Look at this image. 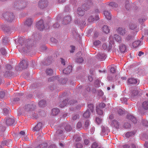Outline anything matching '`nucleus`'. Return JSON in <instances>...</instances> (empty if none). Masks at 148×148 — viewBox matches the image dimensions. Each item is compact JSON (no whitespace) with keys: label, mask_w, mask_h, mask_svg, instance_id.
I'll return each instance as SVG.
<instances>
[{"label":"nucleus","mask_w":148,"mask_h":148,"mask_svg":"<svg viewBox=\"0 0 148 148\" xmlns=\"http://www.w3.org/2000/svg\"><path fill=\"white\" fill-rule=\"evenodd\" d=\"M92 5V3L90 0L87 1L86 4H83L82 6V8H79L77 11V13L79 16H82L85 13V12L83 10L82 8L84 10H86L90 8Z\"/></svg>","instance_id":"obj_1"},{"label":"nucleus","mask_w":148,"mask_h":148,"mask_svg":"<svg viewBox=\"0 0 148 148\" xmlns=\"http://www.w3.org/2000/svg\"><path fill=\"white\" fill-rule=\"evenodd\" d=\"M35 108V104L34 103H32L26 105L24 108L25 111L29 112L34 110Z\"/></svg>","instance_id":"obj_2"},{"label":"nucleus","mask_w":148,"mask_h":148,"mask_svg":"<svg viewBox=\"0 0 148 148\" xmlns=\"http://www.w3.org/2000/svg\"><path fill=\"white\" fill-rule=\"evenodd\" d=\"M3 16L9 22H12L14 18V16L12 13L7 12L4 13Z\"/></svg>","instance_id":"obj_3"},{"label":"nucleus","mask_w":148,"mask_h":148,"mask_svg":"<svg viewBox=\"0 0 148 148\" xmlns=\"http://www.w3.org/2000/svg\"><path fill=\"white\" fill-rule=\"evenodd\" d=\"M48 3L47 0H40L38 2V7L40 9H43L47 7Z\"/></svg>","instance_id":"obj_4"},{"label":"nucleus","mask_w":148,"mask_h":148,"mask_svg":"<svg viewBox=\"0 0 148 148\" xmlns=\"http://www.w3.org/2000/svg\"><path fill=\"white\" fill-rule=\"evenodd\" d=\"M5 123L8 125L13 124L14 122V119L13 117L10 116L7 117L5 119Z\"/></svg>","instance_id":"obj_5"},{"label":"nucleus","mask_w":148,"mask_h":148,"mask_svg":"<svg viewBox=\"0 0 148 148\" xmlns=\"http://www.w3.org/2000/svg\"><path fill=\"white\" fill-rule=\"evenodd\" d=\"M78 103V102H77V101L74 99H72L70 100L68 104H70L71 106L73 105L74 104H75V109L76 110H80L81 108V106L80 105V103L79 104H76L77 103Z\"/></svg>","instance_id":"obj_6"},{"label":"nucleus","mask_w":148,"mask_h":148,"mask_svg":"<svg viewBox=\"0 0 148 148\" xmlns=\"http://www.w3.org/2000/svg\"><path fill=\"white\" fill-rule=\"evenodd\" d=\"M26 3L25 2H22L21 3H14V7L19 9L24 8L26 6Z\"/></svg>","instance_id":"obj_7"},{"label":"nucleus","mask_w":148,"mask_h":148,"mask_svg":"<svg viewBox=\"0 0 148 148\" xmlns=\"http://www.w3.org/2000/svg\"><path fill=\"white\" fill-rule=\"evenodd\" d=\"M6 71L4 74V75L6 77L10 76L11 74V72L10 70L12 69V67L9 64L6 65Z\"/></svg>","instance_id":"obj_8"},{"label":"nucleus","mask_w":148,"mask_h":148,"mask_svg":"<svg viewBox=\"0 0 148 148\" xmlns=\"http://www.w3.org/2000/svg\"><path fill=\"white\" fill-rule=\"evenodd\" d=\"M36 25L37 28L40 31L42 30L45 28L43 21L42 20H40L37 23Z\"/></svg>","instance_id":"obj_9"},{"label":"nucleus","mask_w":148,"mask_h":148,"mask_svg":"<svg viewBox=\"0 0 148 148\" xmlns=\"http://www.w3.org/2000/svg\"><path fill=\"white\" fill-rule=\"evenodd\" d=\"M19 67L22 69H25L27 68L28 66V62L27 60H23L19 64Z\"/></svg>","instance_id":"obj_10"},{"label":"nucleus","mask_w":148,"mask_h":148,"mask_svg":"<svg viewBox=\"0 0 148 148\" xmlns=\"http://www.w3.org/2000/svg\"><path fill=\"white\" fill-rule=\"evenodd\" d=\"M97 58L100 60L102 61L106 59V56L104 52H99L97 55Z\"/></svg>","instance_id":"obj_11"},{"label":"nucleus","mask_w":148,"mask_h":148,"mask_svg":"<svg viewBox=\"0 0 148 148\" xmlns=\"http://www.w3.org/2000/svg\"><path fill=\"white\" fill-rule=\"evenodd\" d=\"M134 38V36L128 35L125 38V41L128 42L129 45L131 44Z\"/></svg>","instance_id":"obj_12"},{"label":"nucleus","mask_w":148,"mask_h":148,"mask_svg":"<svg viewBox=\"0 0 148 148\" xmlns=\"http://www.w3.org/2000/svg\"><path fill=\"white\" fill-rule=\"evenodd\" d=\"M140 90L139 89L138 90H136L133 91L131 97L132 100L133 101H134L135 99L134 98L136 97V96L138 95Z\"/></svg>","instance_id":"obj_13"},{"label":"nucleus","mask_w":148,"mask_h":148,"mask_svg":"<svg viewBox=\"0 0 148 148\" xmlns=\"http://www.w3.org/2000/svg\"><path fill=\"white\" fill-rule=\"evenodd\" d=\"M72 67L71 66H69L63 70V73L65 74H68L72 71Z\"/></svg>","instance_id":"obj_14"},{"label":"nucleus","mask_w":148,"mask_h":148,"mask_svg":"<svg viewBox=\"0 0 148 148\" xmlns=\"http://www.w3.org/2000/svg\"><path fill=\"white\" fill-rule=\"evenodd\" d=\"M60 81V79H59V78L58 77H51L48 79V81L49 82H56L57 81L59 82V83H62L63 84L62 82H61Z\"/></svg>","instance_id":"obj_15"},{"label":"nucleus","mask_w":148,"mask_h":148,"mask_svg":"<svg viewBox=\"0 0 148 148\" xmlns=\"http://www.w3.org/2000/svg\"><path fill=\"white\" fill-rule=\"evenodd\" d=\"M42 127V123L41 122H39L34 128L33 130L34 131H38Z\"/></svg>","instance_id":"obj_16"},{"label":"nucleus","mask_w":148,"mask_h":148,"mask_svg":"<svg viewBox=\"0 0 148 148\" xmlns=\"http://www.w3.org/2000/svg\"><path fill=\"white\" fill-rule=\"evenodd\" d=\"M71 21V18L69 16H67L64 17L63 19V23L64 24H68Z\"/></svg>","instance_id":"obj_17"},{"label":"nucleus","mask_w":148,"mask_h":148,"mask_svg":"<svg viewBox=\"0 0 148 148\" xmlns=\"http://www.w3.org/2000/svg\"><path fill=\"white\" fill-rule=\"evenodd\" d=\"M127 118L130 120L134 123H136L137 122V120L136 118L131 115H128L127 116Z\"/></svg>","instance_id":"obj_18"},{"label":"nucleus","mask_w":148,"mask_h":148,"mask_svg":"<svg viewBox=\"0 0 148 148\" xmlns=\"http://www.w3.org/2000/svg\"><path fill=\"white\" fill-rule=\"evenodd\" d=\"M117 33L121 35H123L125 33V30L124 29L121 27H119L117 29Z\"/></svg>","instance_id":"obj_19"},{"label":"nucleus","mask_w":148,"mask_h":148,"mask_svg":"<svg viewBox=\"0 0 148 148\" xmlns=\"http://www.w3.org/2000/svg\"><path fill=\"white\" fill-rule=\"evenodd\" d=\"M2 144L3 145H6L8 147H10L12 146V142L10 140H8L3 142Z\"/></svg>","instance_id":"obj_20"},{"label":"nucleus","mask_w":148,"mask_h":148,"mask_svg":"<svg viewBox=\"0 0 148 148\" xmlns=\"http://www.w3.org/2000/svg\"><path fill=\"white\" fill-rule=\"evenodd\" d=\"M103 14L106 18L108 20H110L111 18V15L110 13L107 11H105Z\"/></svg>","instance_id":"obj_21"},{"label":"nucleus","mask_w":148,"mask_h":148,"mask_svg":"<svg viewBox=\"0 0 148 148\" xmlns=\"http://www.w3.org/2000/svg\"><path fill=\"white\" fill-rule=\"evenodd\" d=\"M102 47L104 49H106L109 51L112 48V46L111 44L110 43L108 46V47L106 43H104L102 45Z\"/></svg>","instance_id":"obj_22"},{"label":"nucleus","mask_w":148,"mask_h":148,"mask_svg":"<svg viewBox=\"0 0 148 148\" xmlns=\"http://www.w3.org/2000/svg\"><path fill=\"white\" fill-rule=\"evenodd\" d=\"M32 20L31 18H27L25 22V25L27 26H30L32 25Z\"/></svg>","instance_id":"obj_23"},{"label":"nucleus","mask_w":148,"mask_h":148,"mask_svg":"<svg viewBox=\"0 0 148 148\" xmlns=\"http://www.w3.org/2000/svg\"><path fill=\"white\" fill-rule=\"evenodd\" d=\"M119 49L121 53L125 52L126 50V46L125 45H121L119 46Z\"/></svg>","instance_id":"obj_24"},{"label":"nucleus","mask_w":148,"mask_h":148,"mask_svg":"<svg viewBox=\"0 0 148 148\" xmlns=\"http://www.w3.org/2000/svg\"><path fill=\"white\" fill-rule=\"evenodd\" d=\"M113 39L118 42H120L121 41V37L116 34L114 35Z\"/></svg>","instance_id":"obj_25"},{"label":"nucleus","mask_w":148,"mask_h":148,"mask_svg":"<svg viewBox=\"0 0 148 148\" xmlns=\"http://www.w3.org/2000/svg\"><path fill=\"white\" fill-rule=\"evenodd\" d=\"M112 124L116 129H118L119 128L120 123L117 121L116 120L113 121H112Z\"/></svg>","instance_id":"obj_26"},{"label":"nucleus","mask_w":148,"mask_h":148,"mask_svg":"<svg viewBox=\"0 0 148 148\" xmlns=\"http://www.w3.org/2000/svg\"><path fill=\"white\" fill-rule=\"evenodd\" d=\"M68 100L66 99L64 100L63 101L60 102L59 106L60 107L62 108L65 106L67 104Z\"/></svg>","instance_id":"obj_27"},{"label":"nucleus","mask_w":148,"mask_h":148,"mask_svg":"<svg viewBox=\"0 0 148 148\" xmlns=\"http://www.w3.org/2000/svg\"><path fill=\"white\" fill-rule=\"evenodd\" d=\"M137 82V79L134 78H130L128 79V82L130 84H136Z\"/></svg>","instance_id":"obj_28"},{"label":"nucleus","mask_w":148,"mask_h":148,"mask_svg":"<svg viewBox=\"0 0 148 148\" xmlns=\"http://www.w3.org/2000/svg\"><path fill=\"white\" fill-rule=\"evenodd\" d=\"M102 30L106 33H108L109 32L110 30L107 26L105 25L102 27Z\"/></svg>","instance_id":"obj_29"},{"label":"nucleus","mask_w":148,"mask_h":148,"mask_svg":"<svg viewBox=\"0 0 148 148\" xmlns=\"http://www.w3.org/2000/svg\"><path fill=\"white\" fill-rule=\"evenodd\" d=\"M60 112V110L58 108H53L52 110V114L53 116L57 115Z\"/></svg>","instance_id":"obj_30"},{"label":"nucleus","mask_w":148,"mask_h":148,"mask_svg":"<svg viewBox=\"0 0 148 148\" xmlns=\"http://www.w3.org/2000/svg\"><path fill=\"white\" fill-rule=\"evenodd\" d=\"M63 126H64V129L67 132H69L72 130V128L71 127L66 123H64L63 124Z\"/></svg>","instance_id":"obj_31"},{"label":"nucleus","mask_w":148,"mask_h":148,"mask_svg":"<svg viewBox=\"0 0 148 148\" xmlns=\"http://www.w3.org/2000/svg\"><path fill=\"white\" fill-rule=\"evenodd\" d=\"M140 43L141 42L140 40L135 41L132 42L133 46L134 47L136 48L140 45Z\"/></svg>","instance_id":"obj_32"},{"label":"nucleus","mask_w":148,"mask_h":148,"mask_svg":"<svg viewBox=\"0 0 148 148\" xmlns=\"http://www.w3.org/2000/svg\"><path fill=\"white\" fill-rule=\"evenodd\" d=\"M90 112L89 109L87 110L84 113L83 116L85 118H88L90 116Z\"/></svg>","instance_id":"obj_33"},{"label":"nucleus","mask_w":148,"mask_h":148,"mask_svg":"<svg viewBox=\"0 0 148 148\" xmlns=\"http://www.w3.org/2000/svg\"><path fill=\"white\" fill-rule=\"evenodd\" d=\"M142 107L145 110L148 109V101H144L142 104Z\"/></svg>","instance_id":"obj_34"},{"label":"nucleus","mask_w":148,"mask_h":148,"mask_svg":"<svg viewBox=\"0 0 148 148\" xmlns=\"http://www.w3.org/2000/svg\"><path fill=\"white\" fill-rule=\"evenodd\" d=\"M47 146V144L46 143H44L37 146L35 148H46Z\"/></svg>","instance_id":"obj_35"},{"label":"nucleus","mask_w":148,"mask_h":148,"mask_svg":"<svg viewBox=\"0 0 148 148\" xmlns=\"http://www.w3.org/2000/svg\"><path fill=\"white\" fill-rule=\"evenodd\" d=\"M46 103V101L45 100H42L40 101L38 103L40 107H44L45 106Z\"/></svg>","instance_id":"obj_36"},{"label":"nucleus","mask_w":148,"mask_h":148,"mask_svg":"<svg viewBox=\"0 0 148 148\" xmlns=\"http://www.w3.org/2000/svg\"><path fill=\"white\" fill-rule=\"evenodd\" d=\"M130 147L127 144H125L123 146V148H136V146L135 145L132 144L131 145Z\"/></svg>","instance_id":"obj_37"},{"label":"nucleus","mask_w":148,"mask_h":148,"mask_svg":"<svg viewBox=\"0 0 148 148\" xmlns=\"http://www.w3.org/2000/svg\"><path fill=\"white\" fill-rule=\"evenodd\" d=\"M90 123L89 121L88 120H86L84 123V127L85 130H87Z\"/></svg>","instance_id":"obj_38"},{"label":"nucleus","mask_w":148,"mask_h":148,"mask_svg":"<svg viewBox=\"0 0 148 148\" xmlns=\"http://www.w3.org/2000/svg\"><path fill=\"white\" fill-rule=\"evenodd\" d=\"M46 73L47 75H50L53 74V71L52 69H48L46 70Z\"/></svg>","instance_id":"obj_39"},{"label":"nucleus","mask_w":148,"mask_h":148,"mask_svg":"<svg viewBox=\"0 0 148 148\" xmlns=\"http://www.w3.org/2000/svg\"><path fill=\"white\" fill-rule=\"evenodd\" d=\"M25 135V132L23 131H21L20 132L19 134L17 135V137L18 138L20 137H23Z\"/></svg>","instance_id":"obj_40"},{"label":"nucleus","mask_w":148,"mask_h":148,"mask_svg":"<svg viewBox=\"0 0 148 148\" xmlns=\"http://www.w3.org/2000/svg\"><path fill=\"white\" fill-rule=\"evenodd\" d=\"M79 117V115L77 114H73L71 118V121H73L76 120Z\"/></svg>","instance_id":"obj_41"},{"label":"nucleus","mask_w":148,"mask_h":148,"mask_svg":"<svg viewBox=\"0 0 148 148\" xmlns=\"http://www.w3.org/2000/svg\"><path fill=\"white\" fill-rule=\"evenodd\" d=\"M134 133L133 132H128L125 134V136L127 138H129L134 135Z\"/></svg>","instance_id":"obj_42"},{"label":"nucleus","mask_w":148,"mask_h":148,"mask_svg":"<svg viewBox=\"0 0 148 148\" xmlns=\"http://www.w3.org/2000/svg\"><path fill=\"white\" fill-rule=\"evenodd\" d=\"M96 110L97 114L99 115H102L103 114V111L100 110L99 108H97Z\"/></svg>","instance_id":"obj_43"},{"label":"nucleus","mask_w":148,"mask_h":148,"mask_svg":"<svg viewBox=\"0 0 148 148\" xmlns=\"http://www.w3.org/2000/svg\"><path fill=\"white\" fill-rule=\"evenodd\" d=\"M109 5L112 8L117 7L118 6L117 4L113 2L110 3H109Z\"/></svg>","instance_id":"obj_44"},{"label":"nucleus","mask_w":148,"mask_h":148,"mask_svg":"<svg viewBox=\"0 0 148 148\" xmlns=\"http://www.w3.org/2000/svg\"><path fill=\"white\" fill-rule=\"evenodd\" d=\"M0 52L3 55H5L7 53L5 49L3 48H2L0 49Z\"/></svg>","instance_id":"obj_45"},{"label":"nucleus","mask_w":148,"mask_h":148,"mask_svg":"<svg viewBox=\"0 0 148 148\" xmlns=\"http://www.w3.org/2000/svg\"><path fill=\"white\" fill-rule=\"evenodd\" d=\"M9 108H4L3 110L5 115H7L9 113Z\"/></svg>","instance_id":"obj_46"},{"label":"nucleus","mask_w":148,"mask_h":148,"mask_svg":"<svg viewBox=\"0 0 148 148\" xmlns=\"http://www.w3.org/2000/svg\"><path fill=\"white\" fill-rule=\"evenodd\" d=\"M88 107L92 112L94 111V108L93 104H88Z\"/></svg>","instance_id":"obj_47"},{"label":"nucleus","mask_w":148,"mask_h":148,"mask_svg":"<svg viewBox=\"0 0 148 148\" xmlns=\"http://www.w3.org/2000/svg\"><path fill=\"white\" fill-rule=\"evenodd\" d=\"M83 147L82 144L80 143H77L75 145L76 148H82Z\"/></svg>","instance_id":"obj_48"},{"label":"nucleus","mask_w":148,"mask_h":148,"mask_svg":"<svg viewBox=\"0 0 148 148\" xmlns=\"http://www.w3.org/2000/svg\"><path fill=\"white\" fill-rule=\"evenodd\" d=\"M95 121L97 123L99 124L101 123L102 122V120L100 118L97 117L96 118Z\"/></svg>","instance_id":"obj_49"},{"label":"nucleus","mask_w":148,"mask_h":148,"mask_svg":"<svg viewBox=\"0 0 148 148\" xmlns=\"http://www.w3.org/2000/svg\"><path fill=\"white\" fill-rule=\"evenodd\" d=\"M123 127L125 128H130L131 127V125L128 123H125L123 125Z\"/></svg>","instance_id":"obj_50"},{"label":"nucleus","mask_w":148,"mask_h":148,"mask_svg":"<svg viewBox=\"0 0 148 148\" xmlns=\"http://www.w3.org/2000/svg\"><path fill=\"white\" fill-rule=\"evenodd\" d=\"M2 41L3 43H6L8 41V38L7 37H3L2 38Z\"/></svg>","instance_id":"obj_51"},{"label":"nucleus","mask_w":148,"mask_h":148,"mask_svg":"<svg viewBox=\"0 0 148 148\" xmlns=\"http://www.w3.org/2000/svg\"><path fill=\"white\" fill-rule=\"evenodd\" d=\"M82 127V123L81 122L79 121L77 123V125L76 128L77 129H79L81 128Z\"/></svg>","instance_id":"obj_52"},{"label":"nucleus","mask_w":148,"mask_h":148,"mask_svg":"<svg viewBox=\"0 0 148 148\" xmlns=\"http://www.w3.org/2000/svg\"><path fill=\"white\" fill-rule=\"evenodd\" d=\"M5 96V93L3 91L0 92V100L3 99Z\"/></svg>","instance_id":"obj_53"},{"label":"nucleus","mask_w":148,"mask_h":148,"mask_svg":"<svg viewBox=\"0 0 148 148\" xmlns=\"http://www.w3.org/2000/svg\"><path fill=\"white\" fill-rule=\"evenodd\" d=\"M130 4H129V1H127L126 2V4L125 5V8L127 10H129L130 9Z\"/></svg>","instance_id":"obj_54"},{"label":"nucleus","mask_w":148,"mask_h":148,"mask_svg":"<svg viewBox=\"0 0 148 148\" xmlns=\"http://www.w3.org/2000/svg\"><path fill=\"white\" fill-rule=\"evenodd\" d=\"M120 100L122 103H125L127 102V99L125 97H122L121 98Z\"/></svg>","instance_id":"obj_55"},{"label":"nucleus","mask_w":148,"mask_h":148,"mask_svg":"<svg viewBox=\"0 0 148 148\" xmlns=\"http://www.w3.org/2000/svg\"><path fill=\"white\" fill-rule=\"evenodd\" d=\"M88 20L89 22H92L95 21V19L92 16H91L89 17Z\"/></svg>","instance_id":"obj_56"},{"label":"nucleus","mask_w":148,"mask_h":148,"mask_svg":"<svg viewBox=\"0 0 148 148\" xmlns=\"http://www.w3.org/2000/svg\"><path fill=\"white\" fill-rule=\"evenodd\" d=\"M101 44L100 41L99 40L95 41L94 42V44L95 45L97 46L100 45Z\"/></svg>","instance_id":"obj_57"},{"label":"nucleus","mask_w":148,"mask_h":148,"mask_svg":"<svg viewBox=\"0 0 148 148\" xmlns=\"http://www.w3.org/2000/svg\"><path fill=\"white\" fill-rule=\"evenodd\" d=\"M118 114L120 115H122L124 113V112L121 109H119L118 110Z\"/></svg>","instance_id":"obj_58"},{"label":"nucleus","mask_w":148,"mask_h":148,"mask_svg":"<svg viewBox=\"0 0 148 148\" xmlns=\"http://www.w3.org/2000/svg\"><path fill=\"white\" fill-rule=\"evenodd\" d=\"M98 146L97 143L95 142L93 143L91 146L92 148H96Z\"/></svg>","instance_id":"obj_59"},{"label":"nucleus","mask_w":148,"mask_h":148,"mask_svg":"<svg viewBox=\"0 0 148 148\" xmlns=\"http://www.w3.org/2000/svg\"><path fill=\"white\" fill-rule=\"evenodd\" d=\"M99 107L100 108H103L105 107V104L103 103H101L99 104Z\"/></svg>","instance_id":"obj_60"},{"label":"nucleus","mask_w":148,"mask_h":148,"mask_svg":"<svg viewBox=\"0 0 148 148\" xmlns=\"http://www.w3.org/2000/svg\"><path fill=\"white\" fill-rule=\"evenodd\" d=\"M76 61L78 63H82L83 62V60L82 58H77L76 59Z\"/></svg>","instance_id":"obj_61"},{"label":"nucleus","mask_w":148,"mask_h":148,"mask_svg":"<svg viewBox=\"0 0 148 148\" xmlns=\"http://www.w3.org/2000/svg\"><path fill=\"white\" fill-rule=\"evenodd\" d=\"M71 48V49L70 50V52L71 53H73L75 50V46H70Z\"/></svg>","instance_id":"obj_62"},{"label":"nucleus","mask_w":148,"mask_h":148,"mask_svg":"<svg viewBox=\"0 0 148 148\" xmlns=\"http://www.w3.org/2000/svg\"><path fill=\"white\" fill-rule=\"evenodd\" d=\"M142 123L144 126H147L148 125V123L146 120H144L142 121Z\"/></svg>","instance_id":"obj_63"},{"label":"nucleus","mask_w":148,"mask_h":148,"mask_svg":"<svg viewBox=\"0 0 148 148\" xmlns=\"http://www.w3.org/2000/svg\"><path fill=\"white\" fill-rule=\"evenodd\" d=\"M110 71L112 73H114L116 72V69L114 67H112L110 70Z\"/></svg>","instance_id":"obj_64"}]
</instances>
